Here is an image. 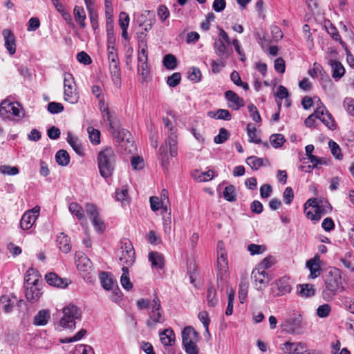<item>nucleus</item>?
I'll return each mask as SVG.
<instances>
[{
	"label": "nucleus",
	"instance_id": "nucleus-1",
	"mask_svg": "<svg viewBox=\"0 0 354 354\" xmlns=\"http://www.w3.org/2000/svg\"><path fill=\"white\" fill-rule=\"evenodd\" d=\"M324 281L322 297L326 301H331L337 292L343 288L340 270L337 268L330 270L326 275Z\"/></svg>",
	"mask_w": 354,
	"mask_h": 354
},
{
	"label": "nucleus",
	"instance_id": "nucleus-2",
	"mask_svg": "<svg viewBox=\"0 0 354 354\" xmlns=\"http://www.w3.org/2000/svg\"><path fill=\"white\" fill-rule=\"evenodd\" d=\"M116 153L111 147H106L100 151L97 156V166L100 175L107 178L115 169Z\"/></svg>",
	"mask_w": 354,
	"mask_h": 354
},
{
	"label": "nucleus",
	"instance_id": "nucleus-3",
	"mask_svg": "<svg viewBox=\"0 0 354 354\" xmlns=\"http://www.w3.org/2000/svg\"><path fill=\"white\" fill-rule=\"evenodd\" d=\"M162 122L165 126L168 129V138L165 140V145H162L159 149L160 155L162 161H165V158L167 153V145L169 146L170 155L172 157L177 156V133L176 129H175L171 124V120L168 118H163Z\"/></svg>",
	"mask_w": 354,
	"mask_h": 354
},
{
	"label": "nucleus",
	"instance_id": "nucleus-4",
	"mask_svg": "<svg viewBox=\"0 0 354 354\" xmlns=\"http://www.w3.org/2000/svg\"><path fill=\"white\" fill-rule=\"evenodd\" d=\"M215 54L221 59H228L233 53L231 41L227 33L222 28L219 31V37L214 43Z\"/></svg>",
	"mask_w": 354,
	"mask_h": 354
},
{
	"label": "nucleus",
	"instance_id": "nucleus-5",
	"mask_svg": "<svg viewBox=\"0 0 354 354\" xmlns=\"http://www.w3.org/2000/svg\"><path fill=\"white\" fill-rule=\"evenodd\" d=\"M59 326L64 329L73 330L75 328L76 321L81 317V310L75 305H68L64 308Z\"/></svg>",
	"mask_w": 354,
	"mask_h": 354
},
{
	"label": "nucleus",
	"instance_id": "nucleus-6",
	"mask_svg": "<svg viewBox=\"0 0 354 354\" xmlns=\"http://www.w3.org/2000/svg\"><path fill=\"white\" fill-rule=\"evenodd\" d=\"M198 335L192 326H186L182 331L183 345L187 354H198V348L196 343Z\"/></svg>",
	"mask_w": 354,
	"mask_h": 354
},
{
	"label": "nucleus",
	"instance_id": "nucleus-7",
	"mask_svg": "<svg viewBox=\"0 0 354 354\" xmlns=\"http://www.w3.org/2000/svg\"><path fill=\"white\" fill-rule=\"evenodd\" d=\"M121 244L119 260L123 266H127L129 268L135 261V251L131 243L129 240H124Z\"/></svg>",
	"mask_w": 354,
	"mask_h": 354
},
{
	"label": "nucleus",
	"instance_id": "nucleus-8",
	"mask_svg": "<svg viewBox=\"0 0 354 354\" xmlns=\"http://www.w3.org/2000/svg\"><path fill=\"white\" fill-rule=\"evenodd\" d=\"M85 209L95 230L98 232H102L105 229V225L100 216L99 209L97 206L93 203H86Z\"/></svg>",
	"mask_w": 354,
	"mask_h": 354
},
{
	"label": "nucleus",
	"instance_id": "nucleus-9",
	"mask_svg": "<svg viewBox=\"0 0 354 354\" xmlns=\"http://www.w3.org/2000/svg\"><path fill=\"white\" fill-rule=\"evenodd\" d=\"M4 113L8 114L7 118L17 117L21 118L24 116L20 104L8 99L1 101V116L3 115Z\"/></svg>",
	"mask_w": 354,
	"mask_h": 354
},
{
	"label": "nucleus",
	"instance_id": "nucleus-10",
	"mask_svg": "<svg viewBox=\"0 0 354 354\" xmlns=\"http://www.w3.org/2000/svg\"><path fill=\"white\" fill-rule=\"evenodd\" d=\"M4 113L8 114L7 118L17 117L21 118L24 116L20 104L8 99L1 101V116L3 115Z\"/></svg>",
	"mask_w": 354,
	"mask_h": 354
},
{
	"label": "nucleus",
	"instance_id": "nucleus-11",
	"mask_svg": "<svg viewBox=\"0 0 354 354\" xmlns=\"http://www.w3.org/2000/svg\"><path fill=\"white\" fill-rule=\"evenodd\" d=\"M40 207L36 205L32 209L26 211L20 221L21 228L24 230L30 229L39 216Z\"/></svg>",
	"mask_w": 354,
	"mask_h": 354
},
{
	"label": "nucleus",
	"instance_id": "nucleus-12",
	"mask_svg": "<svg viewBox=\"0 0 354 354\" xmlns=\"http://www.w3.org/2000/svg\"><path fill=\"white\" fill-rule=\"evenodd\" d=\"M251 278L257 290H263L268 284L270 278L266 271L254 268L251 274Z\"/></svg>",
	"mask_w": 354,
	"mask_h": 354
},
{
	"label": "nucleus",
	"instance_id": "nucleus-13",
	"mask_svg": "<svg viewBox=\"0 0 354 354\" xmlns=\"http://www.w3.org/2000/svg\"><path fill=\"white\" fill-rule=\"evenodd\" d=\"M117 141L121 144L122 147L129 153H133L136 150L133 142L130 140L131 133L126 129H122L115 133Z\"/></svg>",
	"mask_w": 354,
	"mask_h": 354
},
{
	"label": "nucleus",
	"instance_id": "nucleus-14",
	"mask_svg": "<svg viewBox=\"0 0 354 354\" xmlns=\"http://www.w3.org/2000/svg\"><path fill=\"white\" fill-rule=\"evenodd\" d=\"M76 266L82 275L85 278L92 271V263L91 260L81 252L76 254Z\"/></svg>",
	"mask_w": 354,
	"mask_h": 354
},
{
	"label": "nucleus",
	"instance_id": "nucleus-15",
	"mask_svg": "<svg viewBox=\"0 0 354 354\" xmlns=\"http://www.w3.org/2000/svg\"><path fill=\"white\" fill-rule=\"evenodd\" d=\"M4 39V46L10 55L16 53V38L13 32L9 29H5L2 32Z\"/></svg>",
	"mask_w": 354,
	"mask_h": 354
},
{
	"label": "nucleus",
	"instance_id": "nucleus-16",
	"mask_svg": "<svg viewBox=\"0 0 354 354\" xmlns=\"http://www.w3.org/2000/svg\"><path fill=\"white\" fill-rule=\"evenodd\" d=\"M217 270V279L218 284L219 280L224 281L227 277V272L228 270V261L226 254L221 253V254L218 255Z\"/></svg>",
	"mask_w": 354,
	"mask_h": 354
},
{
	"label": "nucleus",
	"instance_id": "nucleus-17",
	"mask_svg": "<svg viewBox=\"0 0 354 354\" xmlns=\"http://www.w3.org/2000/svg\"><path fill=\"white\" fill-rule=\"evenodd\" d=\"M225 96L228 101V106L234 110H239L244 106V101L232 91H227Z\"/></svg>",
	"mask_w": 354,
	"mask_h": 354
},
{
	"label": "nucleus",
	"instance_id": "nucleus-18",
	"mask_svg": "<svg viewBox=\"0 0 354 354\" xmlns=\"http://www.w3.org/2000/svg\"><path fill=\"white\" fill-rule=\"evenodd\" d=\"M21 301L13 295L1 296V307L5 313H10L17 306L18 302Z\"/></svg>",
	"mask_w": 354,
	"mask_h": 354
},
{
	"label": "nucleus",
	"instance_id": "nucleus-19",
	"mask_svg": "<svg viewBox=\"0 0 354 354\" xmlns=\"http://www.w3.org/2000/svg\"><path fill=\"white\" fill-rule=\"evenodd\" d=\"M45 279L49 285L57 288H66L68 284V281L66 279H62L59 277L55 272H50L46 274Z\"/></svg>",
	"mask_w": 354,
	"mask_h": 354
},
{
	"label": "nucleus",
	"instance_id": "nucleus-20",
	"mask_svg": "<svg viewBox=\"0 0 354 354\" xmlns=\"http://www.w3.org/2000/svg\"><path fill=\"white\" fill-rule=\"evenodd\" d=\"M274 286L278 290V292L276 294L277 296L283 295L289 293L292 289L290 279L286 277H283L277 280L274 283Z\"/></svg>",
	"mask_w": 354,
	"mask_h": 354
},
{
	"label": "nucleus",
	"instance_id": "nucleus-21",
	"mask_svg": "<svg viewBox=\"0 0 354 354\" xmlns=\"http://www.w3.org/2000/svg\"><path fill=\"white\" fill-rule=\"evenodd\" d=\"M317 108H323L324 109L323 110V115H319L318 119L329 129L334 130L336 127V124L332 115L323 104L318 106Z\"/></svg>",
	"mask_w": 354,
	"mask_h": 354
},
{
	"label": "nucleus",
	"instance_id": "nucleus-22",
	"mask_svg": "<svg viewBox=\"0 0 354 354\" xmlns=\"http://www.w3.org/2000/svg\"><path fill=\"white\" fill-rule=\"evenodd\" d=\"M149 318L147 321V326L149 328H153L158 323H163L165 317L162 314V309L158 311H149Z\"/></svg>",
	"mask_w": 354,
	"mask_h": 354
},
{
	"label": "nucleus",
	"instance_id": "nucleus-23",
	"mask_svg": "<svg viewBox=\"0 0 354 354\" xmlns=\"http://www.w3.org/2000/svg\"><path fill=\"white\" fill-rule=\"evenodd\" d=\"M328 64L332 68V77L337 80L340 79L345 73V68L341 62L335 60H329Z\"/></svg>",
	"mask_w": 354,
	"mask_h": 354
},
{
	"label": "nucleus",
	"instance_id": "nucleus-24",
	"mask_svg": "<svg viewBox=\"0 0 354 354\" xmlns=\"http://www.w3.org/2000/svg\"><path fill=\"white\" fill-rule=\"evenodd\" d=\"M25 295L29 301H36L40 297L41 293L37 285L26 286Z\"/></svg>",
	"mask_w": 354,
	"mask_h": 354
},
{
	"label": "nucleus",
	"instance_id": "nucleus-25",
	"mask_svg": "<svg viewBox=\"0 0 354 354\" xmlns=\"http://www.w3.org/2000/svg\"><path fill=\"white\" fill-rule=\"evenodd\" d=\"M57 242L59 245V248L62 252L68 253L71 251V240L67 235L64 233H60L57 236Z\"/></svg>",
	"mask_w": 354,
	"mask_h": 354
},
{
	"label": "nucleus",
	"instance_id": "nucleus-26",
	"mask_svg": "<svg viewBox=\"0 0 354 354\" xmlns=\"http://www.w3.org/2000/svg\"><path fill=\"white\" fill-rule=\"evenodd\" d=\"M148 60V46L145 37H139L138 61Z\"/></svg>",
	"mask_w": 354,
	"mask_h": 354
},
{
	"label": "nucleus",
	"instance_id": "nucleus-27",
	"mask_svg": "<svg viewBox=\"0 0 354 354\" xmlns=\"http://www.w3.org/2000/svg\"><path fill=\"white\" fill-rule=\"evenodd\" d=\"M67 142L73 149V150L80 156L84 155V149L79 142L77 137L74 136L71 132L67 133Z\"/></svg>",
	"mask_w": 354,
	"mask_h": 354
},
{
	"label": "nucleus",
	"instance_id": "nucleus-28",
	"mask_svg": "<svg viewBox=\"0 0 354 354\" xmlns=\"http://www.w3.org/2000/svg\"><path fill=\"white\" fill-rule=\"evenodd\" d=\"M50 319V311L48 310H40L35 316L33 324L35 326H45Z\"/></svg>",
	"mask_w": 354,
	"mask_h": 354
},
{
	"label": "nucleus",
	"instance_id": "nucleus-29",
	"mask_svg": "<svg viewBox=\"0 0 354 354\" xmlns=\"http://www.w3.org/2000/svg\"><path fill=\"white\" fill-rule=\"evenodd\" d=\"M64 98L66 102L71 104H76L80 98L76 87L64 88Z\"/></svg>",
	"mask_w": 354,
	"mask_h": 354
},
{
	"label": "nucleus",
	"instance_id": "nucleus-30",
	"mask_svg": "<svg viewBox=\"0 0 354 354\" xmlns=\"http://www.w3.org/2000/svg\"><path fill=\"white\" fill-rule=\"evenodd\" d=\"M149 261L152 267L157 269H162L164 266L163 256L158 252H151L149 254Z\"/></svg>",
	"mask_w": 354,
	"mask_h": 354
},
{
	"label": "nucleus",
	"instance_id": "nucleus-31",
	"mask_svg": "<svg viewBox=\"0 0 354 354\" xmlns=\"http://www.w3.org/2000/svg\"><path fill=\"white\" fill-rule=\"evenodd\" d=\"M160 339L163 345L171 346L175 341L174 333L170 328L165 329L160 333Z\"/></svg>",
	"mask_w": 354,
	"mask_h": 354
},
{
	"label": "nucleus",
	"instance_id": "nucleus-32",
	"mask_svg": "<svg viewBox=\"0 0 354 354\" xmlns=\"http://www.w3.org/2000/svg\"><path fill=\"white\" fill-rule=\"evenodd\" d=\"M25 280V286H31V285H37L39 281V275L37 271L30 268H29L25 274L24 277Z\"/></svg>",
	"mask_w": 354,
	"mask_h": 354
},
{
	"label": "nucleus",
	"instance_id": "nucleus-33",
	"mask_svg": "<svg viewBox=\"0 0 354 354\" xmlns=\"http://www.w3.org/2000/svg\"><path fill=\"white\" fill-rule=\"evenodd\" d=\"M214 171L209 169L207 171L201 172L195 170L192 174V177L198 182H207L211 180L214 178Z\"/></svg>",
	"mask_w": 354,
	"mask_h": 354
},
{
	"label": "nucleus",
	"instance_id": "nucleus-34",
	"mask_svg": "<svg viewBox=\"0 0 354 354\" xmlns=\"http://www.w3.org/2000/svg\"><path fill=\"white\" fill-rule=\"evenodd\" d=\"M73 15L75 21L82 28H85L86 13L83 7L75 6L73 9Z\"/></svg>",
	"mask_w": 354,
	"mask_h": 354
},
{
	"label": "nucleus",
	"instance_id": "nucleus-35",
	"mask_svg": "<svg viewBox=\"0 0 354 354\" xmlns=\"http://www.w3.org/2000/svg\"><path fill=\"white\" fill-rule=\"evenodd\" d=\"M324 214V209L321 205H319L314 210L306 211V217L315 223L319 221Z\"/></svg>",
	"mask_w": 354,
	"mask_h": 354
},
{
	"label": "nucleus",
	"instance_id": "nucleus-36",
	"mask_svg": "<svg viewBox=\"0 0 354 354\" xmlns=\"http://www.w3.org/2000/svg\"><path fill=\"white\" fill-rule=\"evenodd\" d=\"M299 320H298L297 319H288L281 324V328L284 331L292 334L295 332V330L299 327Z\"/></svg>",
	"mask_w": 354,
	"mask_h": 354
},
{
	"label": "nucleus",
	"instance_id": "nucleus-37",
	"mask_svg": "<svg viewBox=\"0 0 354 354\" xmlns=\"http://www.w3.org/2000/svg\"><path fill=\"white\" fill-rule=\"evenodd\" d=\"M323 108H317L316 109L313 113L310 114L304 121L305 125L307 127L313 128L316 127V119H318L319 115H323Z\"/></svg>",
	"mask_w": 354,
	"mask_h": 354
},
{
	"label": "nucleus",
	"instance_id": "nucleus-38",
	"mask_svg": "<svg viewBox=\"0 0 354 354\" xmlns=\"http://www.w3.org/2000/svg\"><path fill=\"white\" fill-rule=\"evenodd\" d=\"M306 267L310 270V278L315 279L320 274V266L317 263L315 259L308 260L306 262Z\"/></svg>",
	"mask_w": 354,
	"mask_h": 354
},
{
	"label": "nucleus",
	"instance_id": "nucleus-39",
	"mask_svg": "<svg viewBox=\"0 0 354 354\" xmlns=\"http://www.w3.org/2000/svg\"><path fill=\"white\" fill-rule=\"evenodd\" d=\"M115 198L118 201L121 202L123 207L128 205L129 203L128 190L125 187L117 189L115 194Z\"/></svg>",
	"mask_w": 354,
	"mask_h": 354
},
{
	"label": "nucleus",
	"instance_id": "nucleus-40",
	"mask_svg": "<svg viewBox=\"0 0 354 354\" xmlns=\"http://www.w3.org/2000/svg\"><path fill=\"white\" fill-rule=\"evenodd\" d=\"M55 160L59 165L65 167L70 162V156L66 150L60 149L55 154Z\"/></svg>",
	"mask_w": 354,
	"mask_h": 354
},
{
	"label": "nucleus",
	"instance_id": "nucleus-41",
	"mask_svg": "<svg viewBox=\"0 0 354 354\" xmlns=\"http://www.w3.org/2000/svg\"><path fill=\"white\" fill-rule=\"evenodd\" d=\"M109 71L111 76L115 84L118 85L120 81V68L118 62H113L109 64Z\"/></svg>",
	"mask_w": 354,
	"mask_h": 354
},
{
	"label": "nucleus",
	"instance_id": "nucleus-42",
	"mask_svg": "<svg viewBox=\"0 0 354 354\" xmlns=\"http://www.w3.org/2000/svg\"><path fill=\"white\" fill-rule=\"evenodd\" d=\"M100 281L104 289L106 290H110L112 289L114 282L111 275L108 272H101L100 274Z\"/></svg>",
	"mask_w": 354,
	"mask_h": 354
},
{
	"label": "nucleus",
	"instance_id": "nucleus-43",
	"mask_svg": "<svg viewBox=\"0 0 354 354\" xmlns=\"http://www.w3.org/2000/svg\"><path fill=\"white\" fill-rule=\"evenodd\" d=\"M70 212L75 216L79 220H82L84 218V212L80 205L76 202L70 203L68 206Z\"/></svg>",
	"mask_w": 354,
	"mask_h": 354
},
{
	"label": "nucleus",
	"instance_id": "nucleus-44",
	"mask_svg": "<svg viewBox=\"0 0 354 354\" xmlns=\"http://www.w3.org/2000/svg\"><path fill=\"white\" fill-rule=\"evenodd\" d=\"M299 294L302 297H311L315 294V289L313 284H302L300 285V290Z\"/></svg>",
	"mask_w": 354,
	"mask_h": 354
},
{
	"label": "nucleus",
	"instance_id": "nucleus-45",
	"mask_svg": "<svg viewBox=\"0 0 354 354\" xmlns=\"http://www.w3.org/2000/svg\"><path fill=\"white\" fill-rule=\"evenodd\" d=\"M122 270V274L120 277L121 285L124 289L129 290L132 288L133 285L129 279V268H127V266H123Z\"/></svg>",
	"mask_w": 354,
	"mask_h": 354
},
{
	"label": "nucleus",
	"instance_id": "nucleus-46",
	"mask_svg": "<svg viewBox=\"0 0 354 354\" xmlns=\"http://www.w3.org/2000/svg\"><path fill=\"white\" fill-rule=\"evenodd\" d=\"M164 66L169 70H174L177 66V59L176 57L171 54H167L163 57Z\"/></svg>",
	"mask_w": 354,
	"mask_h": 354
},
{
	"label": "nucleus",
	"instance_id": "nucleus-47",
	"mask_svg": "<svg viewBox=\"0 0 354 354\" xmlns=\"http://www.w3.org/2000/svg\"><path fill=\"white\" fill-rule=\"evenodd\" d=\"M301 104L304 109L307 110L314 105H316L317 106H320L322 103L318 97L312 99L311 97L306 96L302 99Z\"/></svg>",
	"mask_w": 354,
	"mask_h": 354
},
{
	"label": "nucleus",
	"instance_id": "nucleus-48",
	"mask_svg": "<svg viewBox=\"0 0 354 354\" xmlns=\"http://www.w3.org/2000/svg\"><path fill=\"white\" fill-rule=\"evenodd\" d=\"M247 133L249 138L250 142H254L256 144H259L261 142L260 138H258L257 136V129L252 124H248L247 126Z\"/></svg>",
	"mask_w": 354,
	"mask_h": 354
},
{
	"label": "nucleus",
	"instance_id": "nucleus-49",
	"mask_svg": "<svg viewBox=\"0 0 354 354\" xmlns=\"http://www.w3.org/2000/svg\"><path fill=\"white\" fill-rule=\"evenodd\" d=\"M207 301L208 306L210 307H214L218 304V299L216 297V292L212 286L207 288Z\"/></svg>",
	"mask_w": 354,
	"mask_h": 354
},
{
	"label": "nucleus",
	"instance_id": "nucleus-50",
	"mask_svg": "<svg viewBox=\"0 0 354 354\" xmlns=\"http://www.w3.org/2000/svg\"><path fill=\"white\" fill-rule=\"evenodd\" d=\"M208 115L218 120H230L231 119V114L226 109H218L216 113L209 112Z\"/></svg>",
	"mask_w": 354,
	"mask_h": 354
},
{
	"label": "nucleus",
	"instance_id": "nucleus-51",
	"mask_svg": "<svg viewBox=\"0 0 354 354\" xmlns=\"http://www.w3.org/2000/svg\"><path fill=\"white\" fill-rule=\"evenodd\" d=\"M332 308L328 304L320 305L317 309V315L320 318L328 317L331 313Z\"/></svg>",
	"mask_w": 354,
	"mask_h": 354
},
{
	"label": "nucleus",
	"instance_id": "nucleus-52",
	"mask_svg": "<svg viewBox=\"0 0 354 354\" xmlns=\"http://www.w3.org/2000/svg\"><path fill=\"white\" fill-rule=\"evenodd\" d=\"M87 132L89 136L91 142L95 145H97L100 142V131L94 129L93 127H88Z\"/></svg>",
	"mask_w": 354,
	"mask_h": 354
},
{
	"label": "nucleus",
	"instance_id": "nucleus-53",
	"mask_svg": "<svg viewBox=\"0 0 354 354\" xmlns=\"http://www.w3.org/2000/svg\"><path fill=\"white\" fill-rule=\"evenodd\" d=\"M246 163L253 169L257 170L263 165V159L257 156L248 157Z\"/></svg>",
	"mask_w": 354,
	"mask_h": 354
},
{
	"label": "nucleus",
	"instance_id": "nucleus-54",
	"mask_svg": "<svg viewBox=\"0 0 354 354\" xmlns=\"http://www.w3.org/2000/svg\"><path fill=\"white\" fill-rule=\"evenodd\" d=\"M223 197L227 201H234L236 200L235 187L233 185H228L225 188Z\"/></svg>",
	"mask_w": 354,
	"mask_h": 354
},
{
	"label": "nucleus",
	"instance_id": "nucleus-55",
	"mask_svg": "<svg viewBox=\"0 0 354 354\" xmlns=\"http://www.w3.org/2000/svg\"><path fill=\"white\" fill-rule=\"evenodd\" d=\"M270 141L274 148H278L283 145L286 139L282 134L277 133L272 135L270 138Z\"/></svg>",
	"mask_w": 354,
	"mask_h": 354
},
{
	"label": "nucleus",
	"instance_id": "nucleus-56",
	"mask_svg": "<svg viewBox=\"0 0 354 354\" xmlns=\"http://www.w3.org/2000/svg\"><path fill=\"white\" fill-rule=\"evenodd\" d=\"M108 50V59L110 63L118 62V57L117 50L113 44L109 43L107 47Z\"/></svg>",
	"mask_w": 354,
	"mask_h": 354
},
{
	"label": "nucleus",
	"instance_id": "nucleus-57",
	"mask_svg": "<svg viewBox=\"0 0 354 354\" xmlns=\"http://www.w3.org/2000/svg\"><path fill=\"white\" fill-rule=\"evenodd\" d=\"M47 109L52 114H57L64 111V106L59 102H51L48 103Z\"/></svg>",
	"mask_w": 354,
	"mask_h": 354
},
{
	"label": "nucleus",
	"instance_id": "nucleus-58",
	"mask_svg": "<svg viewBox=\"0 0 354 354\" xmlns=\"http://www.w3.org/2000/svg\"><path fill=\"white\" fill-rule=\"evenodd\" d=\"M229 138V132L227 129L221 128L219 133L214 137V141L216 144H221L226 141Z\"/></svg>",
	"mask_w": 354,
	"mask_h": 354
},
{
	"label": "nucleus",
	"instance_id": "nucleus-59",
	"mask_svg": "<svg viewBox=\"0 0 354 354\" xmlns=\"http://www.w3.org/2000/svg\"><path fill=\"white\" fill-rule=\"evenodd\" d=\"M188 78L195 82H200L201 80L200 69L196 67H192L188 73Z\"/></svg>",
	"mask_w": 354,
	"mask_h": 354
},
{
	"label": "nucleus",
	"instance_id": "nucleus-60",
	"mask_svg": "<svg viewBox=\"0 0 354 354\" xmlns=\"http://www.w3.org/2000/svg\"><path fill=\"white\" fill-rule=\"evenodd\" d=\"M328 146L330 149L331 153L333 155L339 160H341L342 158V155L341 153V149L339 147V145L334 142L333 140H330L328 142Z\"/></svg>",
	"mask_w": 354,
	"mask_h": 354
},
{
	"label": "nucleus",
	"instance_id": "nucleus-61",
	"mask_svg": "<svg viewBox=\"0 0 354 354\" xmlns=\"http://www.w3.org/2000/svg\"><path fill=\"white\" fill-rule=\"evenodd\" d=\"M248 284L247 282L241 281L239 285V297L241 303H243L248 295Z\"/></svg>",
	"mask_w": 354,
	"mask_h": 354
},
{
	"label": "nucleus",
	"instance_id": "nucleus-62",
	"mask_svg": "<svg viewBox=\"0 0 354 354\" xmlns=\"http://www.w3.org/2000/svg\"><path fill=\"white\" fill-rule=\"evenodd\" d=\"M248 250L251 255L262 254L266 250V247L262 245L250 244L248 246Z\"/></svg>",
	"mask_w": 354,
	"mask_h": 354
},
{
	"label": "nucleus",
	"instance_id": "nucleus-63",
	"mask_svg": "<svg viewBox=\"0 0 354 354\" xmlns=\"http://www.w3.org/2000/svg\"><path fill=\"white\" fill-rule=\"evenodd\" d=\"M181 75L180 73H174L167 77V83L171 87L176 86L180 82Z\"/></svg>",
	"mask_w": 354,
	"mask_h": 354
},
{
	"label": "nucleus",
	"instance_id": "nucleus-64",
	"mask_svg": "<svg viewBox=\"0 0 354 354\" xmlns=\"http://www.w3.org/2000/svg\"><path fill=\"white\" fill-rule=\"evenodd\" d=\"M344 105L347 112L351 115H354V98L346 97L344 101Z\"/></svg>",
	"mask_w": 354,
	"mask_h": 354
}]
</instances>
